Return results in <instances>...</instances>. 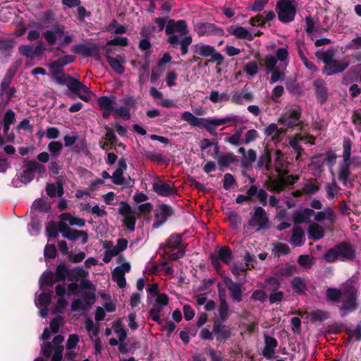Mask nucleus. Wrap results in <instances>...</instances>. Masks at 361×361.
Returning <instances> with one entry per match:
<instances>
[{"label":"nucleus","instance_id":"obj_49","mask_svg":"<svg viewBox=\"0 0 361 361\" xmlns=\"http://www.w3.org/2000/svg\"><path fill=\"white\" fill-rule=\"evenodd\" d=\"M55 276L51 271L44 272L40 278V287L45 285L48 287H52L56 281Z\"/></svg>","mask_w":361,"mask_h":361},{"label":"nucleus","instance_id":"obj_22","mask_svg":"<svg viewBox=\"0 0 361 361\" xmlns=\"http://www.w3.org/2000/svg\"><path fill=\"white\" fill-rule=\"evenodd\" d=\"M353 82H361V63L353 66L342 79V83L344 85H348Z\"/></svg>","mask_w":361,"mask_h":361},{"label":"nucleus","instance_id":"obj_6","mask_svg":"<svg viewBox=\"0 0 361 361\" xmlns=\"http://www.w3.org/2000/svg\"><path fill=\"white\" fill-rule=\"evenodd\" d=\"M301 115L302 111L300 109H289L278 119V123L288 128L298 127L302 123L300 121Z\"/></svg>","mask_w":361,"mask_h":361},{"label":"nucleus","instance_id":"obj_18","mask_svg":"<svg viewBox=\"0 0 361 361\" xmlns=\"http://www.w3.org/2000/svg\"><path fill=\"white\" fill-rule=\"evenodd\" d=\"M271 162L272 159L271 150L269 148H265L262 152H261L258 157L255 169L262 171H270L272 170Z\"/></svg>","mask_w":361,"mask_h":361},{"label":"nucleus","instance_id":"obj_16","mask_svg":"<svg viewBox=\"0 0 361 361\" xmlns=\"http://www.w3.org/2000/svg\"><path fill=\"white\" fill-rule=\"evenodd\" d=\"M350 66V62L344 59L342 61L334 59L326 66L324 67L323 73L327 76L341 73L345 71Z\"/></svg>","mask_w":361,"mask_h":361},{"label":"nucleus","instance_id":"obj_38","mask_svg":"<svg viewBox=\"0 0 361 361\" xmlns=\"http://www.w3.org/2000/svg\"><path fill=\"white\" fill-rule=\"evenodd\" d=\"M295 272H297V267L287 263L284 267L277 269L275 271L274 275L276 277L283 278L290 276Z\"/></svg>","mask_w":361,"mask_h":361},{"label":"nucleus","instance_id":"obj_15","mask_svg":"<svg viewBox=\"0 0 361 361\" xmlns=\"http://www.w3.org/2000/svg\"><path fill=\"white\" fill-rule=\"evenodd\" d=\"M72 52L75 54H81L85 56L99 57V47L97 44H91L87 46L85 44L74 45L71 49Z\"/></svg>","mask_w":361,"mask_h":361},{"label":"nucleus","instance_id":"obj_57","mask_svg":"<svg viewBox=\"0 0 361 361\" xmlns=\"http://www.w3.org/2000/svg\"><path fill=\"white\" fill-rule=\"evenodd\" d=\"M228 311H229V307L228 304L226 302H220L219 306V320H221L222 322H226L228 319Z\"/></svg>","mask_w":361,"mask_h":361},{"label":"nucleus","instance_id":"obj_56","mask_svg":"<svg viewBox=\"0 0 361 361\" xmlns=\"http://www.w3.org/2000/svg\"><path fill=\"white\" fill-rule=\"evenodd\" d=\"M113 112H114V116L116 118L120 117L125 121H127L130 118V109H127V107L124 106H121L119 108H114Z\"/></svg>","mask_w":361,"mask_h":361},{"label":"nucleus","instance_id":"obj_12","mask_svg":"<svg viewBox=\"0 0 361 361\" xmlns=\"http://www.w3.org/2000/svg\"><path fill=\"white\" fill-rule=\"evenodd\" d=\"M195 31L200 37L204 35H224V31L221 27H219L215 24L209 23H196L195 25Z\"/></svg>","mask_w":361,"mask_h":361},{"label":"nucleus","instance_id":"obj_4","mask_svg":"<svg viewBox=\"0 0 361 361\" xmlns=\"http://www.w3.org/2000/svg\"><path fill=\"white\" fill-rule=\"evenodd\" d=\"M176 21L173 19H169L165 28V32L169 37L167 38V42L173 49L180 48L181 55L185 56L188 52V47L192 42V37L185 36L182 38L179 35L174 34L176 32Z\"/></svg>","mask_w":361,"mask_h":361},{"label":"nucleus","instance_id":"obj_58","mask_svg":"<svg viewBox=\"0 0 361 361\" xmlns=\"http://www.w3.org/2000/svg\"><path fill=\"white\" fill-rule=\"evenodd\" d=\"M128 44V39L126 37H115L106 42V46L126 47Z\"/></svg>","mask_w":361,"mask_h":361},{"label":"nucleus","instance_id":"obj_11","mask_svg":"<svg viewBox=\"0 0 361 361\" xmlns=\"http://www.w3.org/2000/svg\"><path fill=\"white\" fill-rule=\"evenodd\" d=\"M80 288L82 291V300L88 307L95 302L96 288L93 283L88 279H82L80 281Z\"/></svg>","mask_w":361,"mask_h":361},{"label":"nucleus","instance_id":"obj_42","mask_svg":"<svg viewBox=\"0 0 361 361\" xmlns=\"http://www.w3.org/2000/svg\"><path fill=\"white\" fill-rule=\"evenodd\" d=\"M60 219L63 221H68L71 226L83 227L85 225V221L84 219L72 216L69 213H62L60 215Z\"/></svg>","mask_w":361,"mask_h":361},{"label":"nucleus","instance_id":"obj_28","mask_svg":"<svg viewBox=\"0 0 361 361\" xmlns=\"http://www.w3.org/2000/svg\"><path fill=\"white\" fill-rule=\"evenodd\" d=\"M174 215L173 208L166 204H161L154 212V218L156 219H161L165 222L168 218Z\"/></svg>","mask_w":361,"mask_h":361},{"label":"nucleus","instance_id":"obj_23","mask_svg":"<svg viewBox=\"0 0 361 361\" xmlns=\"http://www.w3.org/2000/svg\"><path fill=\"white\" fill-rule=\"evenodd\" d=\"M313 85L317 101L324 104L328 99V89L325 82L322 79H317L314 81Z\"/></svg>","mask_w":361,"mask_h":361},{"label":"nucleus","instance_id":"obj_33","mask_svg":"<svg viewBox=\"0 0 361 361\" xmlns=\"http://www.w3.org/2000/svg\"><path fill=\"white\" fill-rule=\"evenodd\" d=\"M307 235L310 239L318 240L324 237V232L321 226L313 223L308 226Z\"/></svg>","mask_w":361,"mask_h":361},{"label":"nucleus","instance_id":"obj_17","mask_svg":"<svg viewBox=\"0 0 361 361\" xmlns=\"http://www.w3.org/2000/svg\"><path fill=\"white\" fill-rule=\"evenodd\" d=\"M224 283L230 293V296L233 301L240 302L243 300L242 283L233 282L226 276L224 279Z\"/></svg>","mask_w":361,"mask_h":361},{"label":"nucleus","instance_id":"obj_5","mask_svg":"<svg viewBox=\"0 0 361 361\" xmlns=\"http://www.w3.org/2000/svg\"><path fill=\"white\" fill-rule=\"evenodd\" d=\"M276 11L279 20L287 24L294 20L297 8L290 0H279L276 3Z\"/></svg>","mask_w":361,"mask_h":361},{"label":"nucleus","instance_id":"obj_31","mask_svg":"<svg viewBox=\"0 0 361 361\" xmlns=\"http://www.w3.org/2000/svg\"><path fill=\"white\" fill-rule=\"evenodd\" d=\"M336 54V50L334 47H329L326 51L322 49L317 50L315 56L322 61L324 66H326L329 63L334 60V57Z\"/></svg>","mask_w":361,"mask_h":361},{"label":"nucleus","instance_id":"obj_50","mask_svg":"<svg viewBox=\"0 0 361 361\" xmlns=\"http://www.w3.org/2000/svg\"><path fill=\"white\" fill-rule=\"evenodd\" d=\"M265 284L267 286V288L268 290L271 292H274L276 290H279V288L281 286L280 281L278 279V277L275 276H269L265 280Z\"/></svg>","mask_w":361,"mask_h":361},{"label":"nucleus","instance_id":"obj_24","mask_svg":"<svg viewBox=\"0 0 361 361\" xmlns=\"http://www.w3.org/2000/svg\"><path fill=\"white\" fill-rule=\"evenodd\" d=\"M51 75L55 81L61 85H66L68 88L69 89L70 84L75 80V78L71 77V75L66 74L61 68H51Z\"/></svg>","mask_w":361,"mask_h":361},{"label":"nucleus","instance_id":"obj_63","mask_svg":"<svg viewBox=\"0 0 361 361\" xmlns=\"http://www.w3.org/2000/svg\"><path fill=\"white\" fill-rule=\"evenodd\" d=\"M112 182L118 185H125V180L123 177V172L120 169H116L111 176Z\"/></svg>","mask_w":361,"mask_h":361},{"label":"nucleus","instance_id":"obj_60","mask_svg":"<svg viewBox=\"0 0 361 361\" xmlns=\"http://www.w3.org/2000/svg\"><path fill=\"white\" fill-rule=\"evenodd\" d=\"M169 303V297L165 293H159L157 295V298L155 299L154 305L157 308H163L164 306L166 305Z\"/></svg>","mask_w":361,"mask_h":361},{"label":"nucleus","instance_id":"obj_1","mask_svg":"<svg viewBox=\"0 0 361 361\" xmlns=\"http://www.w3.org/2000/svg\"><path fill=\"white\" fill-rule=\"evenodd\" d=\"M181 118L187 121L192 127H198L205 128L212 135L216 136V128L222 125L228 124L231 122L236 123L239 121L238 116H226L225 118H199L194 116L191 112L186 111L181 115Z\"/></svg>","mask_w":361,"mask_h":361},{"label":"nucleus","instance_id":"obj_2","mask_svg":"<svg viewBox=\"0 0 361 361\" xmlns=\"http://www.w3.org/2000/svg\"><path fill=\"white\" fill-rule=\"evenodd\" d=\"M356 257V251L353 245L348 242L343 241L338 243L334 247L330 248L323 255V259L329 263L335 262L336 260L353 261Z\"/></svg>","mask_w":361,"mask_h":361},{"label":"nucleus","instance_id":"obj_53","mask_svg":"<svg viewBox=\"0 0 361 361\" xmlns=\"http://www.w3.org/2000/svg\"><path fill=\"white\" fill-rule=\"evenodd\" d=\"M214 52V47L211 45L204 44L199 47L195 51V54H199L203 57H209Z\"/></svg>","mask_w":361,"mask_h":361},{"label":"nucleus","instance_id":"obj_9","mask_svg":"<svg viewBox=\"0 0 361 361\" xmlns=\"http://www.w3.org/2000/svg\"><path fill=\"white\" fill-rule=\"evenodd\" d=\"M247 225L251 227L258 226V231L269 228V218L265 210L262 207L257 206L255 207L254 214L252 219L248 221Z\"/></svg>","mask_w":361,"mask_h":361},{"label":"nucleus","instance_id":"obj_40","mask_svg":"<svg viewBox=\"0 0 361 361\" xmlns=\"http://www.w3.org/2000/svg\"><path fill=\"white\" fill-rule=\"evenodd\" d=\"M69 269L66 264L60 262L56 268L55 278L57 281L64 282L66 279L68 278Z\"/></svg>","mask_w":361,"mask_h":361},{"label":"nucleus","instance_id":"obj_21","mask_svg":"<svg viewBox=\"0 0 361 361\" xmlns=\"http://www.w3.org/2000/svg\"><path fill=\"white\" fill-rule=\"evenodd\" d=\"M99 109L102 111V117L108 119L114 110V101L108 96H102L97 100Z\"/></svg>","mask_w":361,"mask_h":361},{"label":"nucleus","instance_id":"obj_26","mask_svg":"<svg viewBox=\"0 0 361 361\" xmlns=\"http://www.w3.org/2000/svg\"><path fill=\"white\" fill-rule=\"evenodd\" d=\"M227 31L229 35L235 36L237 39H247L248 41H252L254 39L253 35L242 26H230L227 29Z\"/></svg>","mask_w":361,"mask_h":361},{"label":"nucleus","instance_id":"obj_20","mask_svg":"<svg viewBox=\"0 0 361 361\" xmlns=\"http://www.w3.org/2000/svg\"><path fill=\"white\" fill-rule=\"evenodd\" d=\"M65 33V26L56 25L52 29L46 30L42 36L49 45L53 46L56 43L58 38L61 37Z\"/></svg>","mask_w":361,"mask_h":361},{"label":"nucleus","instance_id":"obj_29","mask_svg":"<svg viewBox=\"0 0 361 361\" xmlns=\"http://www.w3.org/2000/svg\"><path fill=\"white\" fill-rule=\"evenodd\" d=\"M214 159L217 161L219 166L220 170L224 171L225 168H227L230 164H234L238 160L232 152H228L220 156H214Z\"/></svg>","mask_w":361,"mask_h":361},{"label":"nucleus","instance_id":"obj_27","mask_svg":"<svg viewBox=\"0 0 361 361\" xmlns=\"http://www.w3.org/2000/svg\"><path fill=\"white\" fill-rule=\"evenodd\" d=\"M290 286L294 293L298 295H305L307 285L305 279L301 276H294L290 281Z\"/></svg>","mask_w":361,"mask_h":361},{"label":"nucleus","instance_id":"obj_34","mask_svg":"<svg viewBox=\"0 0 361 361\" xmlns=\"http://www.w3.org/2000/svg\"><path fill=\"white\" fill-rule=\"evenodd\" d=\"M305 233L303 229L298 226H295L290 237V243L294 246H301L303 244Z\"/></svg>","mask_w":361,"mask_h":361},{"label":"nucleus","instance_id":"obj_44","mask_svg":"<svg viewBox=\"0 0 361 361\" xmlns=\"http://www.w3.org/2000/svg\"><path fill=\"white\" fill-rule=\"evenodd\" d=\"M314 219L317 222H322L325 219L333 221L334 216V212L331 207H327L323 211L314 213Z\"/></svg>","mask_w":361,"mask_h":361},{"label":"nucleus","instance_id":"obj_37","mask_svg":"<svg viewBox=\"0 0 361 361\" xmlns=\"http://www.w3.org/2000/svg\"><path fill=\"white\" fill-rule=\"evenodd\" d=\"M75 60L73 55H66L60 57L56 61H52L49 65V68H62L63 66L71 63Z\"/></svg>","mask_w":361,"mask_h":361},{"label":"nucleus","instance_id":"obj_51","mask_svg":"<svg viewBox=\"0 0 361 361\" xmlns=\"http://www.w3.org/2000/svg\"><path fill=\"white\" fill-rule=\"evenodd\" d=\"M112 327L117 334L120 342H123L127 337V330L123 328L122 323L121 322H115Z\"/></svg>","mask_w":361,"mask_h":361},{"label":"nucleus","instance_id":"obj_47","mask_svg":"<svg viewBox=\"0 0 361 361\" xmlns=\"http://www.w3.org/2000/svg\"><path fill=\"white\" fill-rule=\"evenodd\" d=\"M217 256L221 261L228 264L232 257V252L228 246H224L219 248Z\"/></svg>","mask_w":361,"mask_h":361},{"label":"nucleus","instance_id":"obj_13","mask_svg":"<svg viewBox=\"0 0 361 361\" xmlns=\"http://www.w3.org/2000/svg\"><path fill=\"white\" fill-rule=\"evenodd\" d=\"M225 322H222L218 319H215L212 325V332L216 336L218 341H226L231 337V329L224 324Z\"/></svg>","mask_w":361,"mask_h":361},{"label":"nucleus","instance_id":"obj_35","mask_svg":"<svg viewBox=\"0 0 361 361\" xmlns=\"http://www.w3.org/2000/svg\"><path fill=\"white\" fill-rule=\"evenodd\" d=\"M321 188V184L314 178H310L304 185L302 192L305 195H314Z\"/></svg>","mask_w":361,"mask_h":361},{"label":"nucleus","instance_id":"obj_61","mask_svg":"<svg viewBox=\"0 0 361 361\" xmlns=\"http://www.w3.org/2000/svg\"><path fill=\"white\" fill-rule=\"evenodd\" d=\"M46 231L49 238H56L59 234V224L57 225L54 221H51L47 226Z\"/></svg>","mask_w":361,"mask_h":361},{"label":"nucleus","instance_id":"obj_52","mask_svg":"<svg viewBox=\"0 0 361 361\" xmlns=\"http://www.w3.org/2000/svg\"><path fill=\"white\" fill-rule=\"evenodd\" d=\"M326 295L328 300L338 302L342 295V293L340 289L329 288L326 291Z\"/></svg>","mask_w":361,"mask_h":361},{"label":"nucleus","instance_id":"obj_30","mask_svg":"<svg viewBox=\"0 0 361 361\" xmlns=\"http://www.w3.org/2000/svg\"><path fill=\"white\" fill-rule=\"evenodd\" d=\"M23 163L25 169L20 173L19 180L23 184L27 185L34 180L35 173L34 172L32 167L29 165V160L24 161Z\"/></svg>","mask_w":361,"mask_h":361},{"label":"nucleus","instance_id":"obj_54","mask_svg":"<svg viewBox=\"0 0 361 361\" xmlns=\"http://www.w3.org/2000/svg\"><path fill=\"white\" fill-rule=\"evenodd\" d=\"M176 32L179 33V37L182 38L181 37L186 36L189 32L186 21L185 20H178L176 21Z\"/></svg>","mask_w":361,"mask_h":361},{"label":"nucleus","instance_id":"obj_41","mask_svg":"<svg viewBox=\"0 0 361 361\" xmlns=\"http://www.w3.org/2000/svg\"><path fill=\"white\" fill-rule=\"evenodd\" d=\"M106 59L111 66V68L118 75L123 74L125 71V67L120 62V61L114 57H112L109 55H106Z\"/></svg>","mask_w":361,"mask_h":361},{"label":"nucleus","instance_id":"obj_45","mask_svg":"<svg viewBox=\"0 0 361 361\" xmlns=\"http://www.w3.org/2000/svg\"><path fill=\"white\" fill-rule=\"evenodd\" d=\"M82 238V243L85 244L87 242L88 240V235L87 233L84 231H79L75 229H72L69 233H68L66 238L75 241L79 238Z\"/></svg>","mask_w":361,"mask_h":361},{"label":"nucleus","instance_id":"obj_8","mask_svg":"<svg viewBox=\"0 0 361 361\" xmlns=\"http://www.w3.org/2000/svg\"><path fill=\"white\" fill-rule=\"evenodd\" d=\"M121 207L118 209V213L123 216V224L128 230L133 232L135 229L136 217L135 212L133 211L130 204L124 201L121 202Z\"/></svg>","mask_w":361,"mask_h":361},{"label":"nucleus","instance_id":"obj_59","mask_svg":"<svg viewBox=\"0 0 361 361\" xmlns=\"http://www.w3.org/2000/svg\"><path fill=\"white\" fill-rule=\"evenodd\" d=\"M311 319L314 322H323L329 318L328 313L321 310H317L310 313Z\"/></svg>","mask_w":361,"mask_h":361},{"label":"nucleus","instance_id":"obj_39","mask_svg":"<svg viewBox=\"0 0 361 361\" xmlns=\"http://www.w3.org/2000/svg\"><path fill=\"white\" fill-rule=\"evenodd\" d=\"M112 280L116 282L119 288H124L126 285V281L123 271L121 267H116L111 272Z\"/></svg>","mask_w":361,"mask_h":361},{"label":"nucleus","instance_id":"obj_3","mask_svg":"<svg viewBox=\"0 0 361 361\" xmlns=\"http://www.w3.org/2000/svg\"><path fill=\"white\" fill-rule=\"evenodd\" d=\"M159 250H163L171 261L183 257L185 254V247L183 244L182 235L178 233L171 234L166 243L159 245Z\"/></svg>","mask_w":361,"mask_h":361},{"label":"nucleus","instance_id":"obj_10","mask_svg":"<svg viewBox=\"0 0 361 361\" xmlns=\"http://www.w3.org/2000/svg\"><path fill=\"white\" fill-rule=\"evenodd\" d=\"M345 298L342 301L341 307V317H345L349 312L354 311L357 306V290L350 286L345 293Z\"/></svg>","mask_w":361,"mask_h":361},{"label":"nucleus","instance_id":"obj_62","mask_svg":"<svg viewBox=\"0 0 361 361\" xmlns=\"http://www.w3.org/2000/svg\"><path fill=\"white\" fill-rule=\"evenodd\" d=\"M271 76L270 78V83L274 84L278 81L285 80L286 75L283 71H281L279 68L271 71Z\"/></svg>","mask_w":361,"mask_h":361},{"label":"nucleus","instance_id":"obj_43","mask_svg":"<svg viewBox=\"0 0 361 361\" xmlns=\"http://www.w3.org/2000/svg\"><path fill=\"white\" fill-rule=\"evenodd\" d=\"M257 160V153L252 149H248L245 157L241 159V166L245 169L249 168Z\"/></svg>","mask_w":361,"mask_h":361},{"label":"nucleus","instance_id":"obj_19","mask_svg":"<svg viewBox=\"0 0 361 361\" xmlns=\"http://www.w3.org/2000/svg\"><path fill=\"white\" fill-rule=\"evenodd\" d=\"M69 90L84 102H89L91 99L90 89L77 79L70 84Z\"/></svg>","mask_w":361,"mask_h":361},{"label":"nucleus","instance_id":"obj_14","mask_svg":"<svg viewBox=\"0 0 361 361\" xmlns=\"http://www.w3.org/2000/svg\"><path fill=\"white\" fill-rule=\"evenodd\" d=\"M152 190L161 197H169L177 193L176 187L163 181L159 176L156 177V181L152 183Z\"/></svg>","mask_w":361,"mask_h":361},{"label":"nucleus","instance_id":"obj_36","mask_svg":"<svg viewBox=\"0 0 361 361\" xmlns=\"http://www.w3.org/2000/svg\"><path fill=\"white\" fill-rule=\"evenodd\" d=\"M16 44V41L12 39L0 38V51L2 54L9 57L11 55V50Z\"/></svg>","mask_w":361,"mask_h":361},{"label":"nucleus","instance_id":"obj_48","mask_svg":"<svg viewBox=\"0 0 361 361\" xmlns=\"http://www.w3.org/2000/svg\"><path fill=\"white\" fill-rule=\"evenodd\" d=\"M63 149V144L59 141H51L48 145V150L52 157L57 159Z\"/></svg>","mask_w":361,"mask_h":361},{"label":"nucleus","instance_id":"obj_55","mask_svg":"<svg viewBox=\"0 0 361 361\" xmlns=\"http://www.w3.org/2000/svg\"><path fill=\"white\" fill-rule=\"evenodd\" d=\"M243 71L250 76H255L259 71L257 63L255 61H250L243 66Z\"/></svg>","mask_w":361,"mask_h":361},{"label":"nucleus","instance_id":"obj_46","mask_svg":"<svg viewBox=\"0 0 361 361\" xmlns=\"http://www.w3.org/2000/svg\"><path fill=\"white\" fill-rule=\"evenodd\" d=\"M353 142L348 137L343 138V163L348 161L351 157Z\"/></svg>","mask_w":361,"mask_h":361},{"label":"nucleus","instance_id":"obj_7","mask_svg":"<svg viewBox=\"0 0 361 361\" xmlns=\"http://www.w3.org/2000/svg\"><path fill=\"white\" fill-rule=\"evenodd\" d=\"M353 168L361 166V157L353 156L348 161L340 165L338 169V180L346 185L349 176L351 174L350 167Z\"/></svg>","mask_w":361,"mask_h":361},{"label":"nucleus","instance_id":"obj_25","mask_svg":"<svg viewBox=\"0 0 361 361\" xmlns=\"http://www.w3.org/2000/svg\"><path fill=\"white\" fill-rule=\"evenodd\" d=\"M314 214V211L312 209L305 208L303 210L295 211L293 214V221L295 225L302 223H310V217Z\"/></svg>","mask_w":361,"mask_h":361},{"label":"nucleus","instance_id":"obj_32","mask_svg":"<svg viewBox=\"0 0 361 361\" xmlns=\"http://www.w3.org/2000/svg\"><path fill=\"white\" fill-rule=\"evenodd\" d=\"M88 271L85 270L82 267H75L73 269H70L68 274V279L71 281H77L79 279H87L88 276Z\"/></svg>","mask_w":361,"mask_h":361},{"label":"nucleus","instance_id":"obj_64","mask_svg":"<svg viewBox=\"0 0 361 361\" xmlns=\"http://www.w3.org/2000/svg\"><path fill=\"white\" fill-rule=\"evenodd\" d=\"M277 63V59L275 56L272 55H267L264 58V64L268 71V72H271V71L277 68L276 65Z\"/></svg>","mask_w":361,"mask_h":361}]
</instances>
